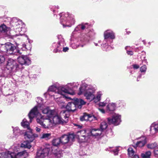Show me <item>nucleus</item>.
Returning a JSON list of instances; mask_svg holds the SVG:
<instances>
[{
	"mask_svg": "<svg viewBox=\"0 0 158 158\" xmlns=\"http://www.w3.org/2000/svg\"><path fill=\"white\" fill-rule=\"evenodd\" d=\"M60 117L55 115L44 117L39 113L35 107L33 108L30 112L28 116L30 119V122L35 117L36 118L38 123L45 128H49L52 127L57 123L64 124L67 123L68 121V113L65 111H62L60 112Z\"/></svg>",
	"mask_w": 158,
	"mask_h": 158,
	"instance_id": "f257e3e1",
	"label": "nucleus"
},
{
	"mask_svg": "<svg viewBox=\"0 0 158 158\" xmlns=\"http://www.w3.org/2000/svg\"><path fill=\"white\" fill-rule=\"evenodd\" d=\"M95 91V89L92 86L83 84L79 88L78 94L80 95L83 93L86 99L90 102L94 100L95 98L94 95Z\"/></svg>",
	"mask_w": 158,
	"mask_h": 158,
	"instance_id": "f03ea898",
	"label": "nucleus"
},
{
	"mask_svg": "<svg viewBox=\"0 0 158 158\" xmlns=\"http://www.w3.org/2000/svg\"><path fill=\"white\" fill-rule=\"evenodd\" d=\"M60 23L63 27H70L74 23L75 20L74 16L69 15L68 13H62L59 14Z\"/></svg>",
	"mask_w": 158,
	"mask_h": 158,
	"instance_id": "7ed1b4c3",
	"label": "nucleus"
},
{
	"mask_svg": "<svg viewBox=\"0 0 158 158\" xmlns=\"http://www.w3.org/2000/svg\"><path fill=\"white\" fill-rule=\"evenodd\" d=\"M85 103L86 102L83 100L81 99L76 98L73 102H69L67 105H65V107L68 110H65V111L67 112L68 113H69V112H73L76 110L77 108L81 109L82 107V106L85 104ZM64 110L65 111V110Z\"/></svg>",
	"mask_w": 158,
	"mask_h": 158,
	"instance_id": "20e7f679",
	"label": "nucleus"
},
{
	"mask_svg": "<svg viewBox=\"0 0 158 158\" xmlns=\"http://www.w3.org/2000/svg\"><path fill=\"white\" fill-rule=\"evenodd\" d=\"M104 40L103 41L102 44H101L103 50L106 51H108L112 49L111 47L108 45L106 43L108 41L109 39L111 40L115 38L114 33L110 30H107L105 31L104 33Z\"/></svg>",
	"mask_w": 158,
	"mask_h": 158,
	"instance_id": "39448f33",
	"label": "nucleus"
},
{
	"mask_svg": "<svg viewBox=\"0 0 158 158\" xmlns=\"http://www.w3.org/2000/svg\"><path fill=\"white\" fill-rule=\"evenodd\" d=\"M37 100V102L38 103V105L37 106H35L33 108L36 107V108L39 113H40L39 110H41L43 114L47 115L46 117L56 115V112L54 110H51L49 107L44 106L42 103L40 102V101L42 102V99L41 98H38Z\"/></svg>",
	"mask_w": 158,
	"mask_h": 158,
	"instance_id": "423d86ee",
	"label": "nucleus"
},
{
	"mask_svg": "<svg viewBox=\"0 0 158 158\" xmlns=\"http://www.w3.org/2000/svg\"><path fill=\"white\" fill-rule=\"evenodd\" d=\"M19 47H15L14 44L10 43H6L1 48L4 49L3 51L6 52L7 54H13L19 56L22 54V51L18 49Z\"/></svg>",
	"mask_w": 158,
	"mask_h": 158,
	"instance_id": "0eeeda50",
	"label": "nucleus"
},
{
	"mask_svg": "<svg viewBox=\"0 0 158 158\" xmlns=\"http://www.w3.org/2000/svg\"><path fill=\"white\" fill-rule=\"evenodd\" d=\"M28 156V153L23 151L17 153L8 152L0 154V158H26Z\"/></svg>",
	"mask_w": 158,
	"mask_h": 158,
	"instance_id": "6e6552de",
	"label": "nucleus"
},
{
	"mask_svg": "<svg viewBox=\"0 0 158 158\" xmlns=\"http://www.w3.org/2000/svg\"><path fill=\"white\" fill-rule=\"evenodd\" d=\"M64 90H65L64 88L62 87L61 86L57 87L56 85H53L49 87L47 92L44 93V95L46 98H47L48 95L51 97V95L53 94L59 95H63V91Z\"/></svg>",
	"mask_w": 158,
	"mask_h": 158,
	"instance_id": "1a4fd4ad",
	"label": "nucleus"
},
{
	"mask_svg": "<svg viewBox=\"0 0 158 158\" xmlns=\"http://www.w3.org/2000/svg\"><path fill=\"white\" fill-rule=\"evenodd\" d=\"M58 41L57 43H54L52 44L53 47L55 48L53 52L56 53L61 51L63 48V51L64 52L67 51L69 48L68 47H64L65 45V42L64 39L61 35L58 36Z\"/></svg>",
	"mask_w": 158,
	"mask_h": 158,
	"instance_id": "9d476101",
	"label": "nucleus"
},
{
	"mask_svg": "<svg viewBox=\"0 0 158 158\" xmlns=\"http://www.w3.org/2000/svg\"><path fill=\"white\" fill-rule=\"evenodd\" d=\"M89 40L86 38L85 36L78 38L77 39L74 40L71 39L70 45L73 49H76L79 47H83L88 42Z\"/></svg>",
	"mask_w": 158,
	"mask_h": 158,
	"instance_id": "9b49d317",
	"label": "nucleus"
},
{
	"mask_svg": "<svg viewBox=\"0 0 158 158\" xmlns=\"http://www.w3.org/2000/svg\"><path fill=\"white\" fill-rule=\"evenodd\" d=\"M19 69V65L16 61L12 59H8L6 65V69L8 73H13L18 71Z\"/></svg>",
	"mask_w": 158,
	"mask_h": 158,
	"instance_id": "f8f14e48",
	"label": "nucleus"
},
{
	"mask_svg": "<svg viewBox=\"0 0 158 158\" xmlns=\"http://www.w3.org/2000/svg\"><path fill=\"white\" fill-rule=\"evenodd\" d=\"M79 85L78 83L73 82L67 84L65 85L61 86L64 88L65 90L63 91V95H64L65 93H67L71 95H73L75 94L73 89L75 88H77Z\"/></svg>",
	"mask_w": 158,
	"mask_h": 158,
	"instance_id": "ddd939ff",
	"label": "nucleus"
},
{
	"mask_svg": "<svg viewBox=\"0 0 158 158\" xmlns=\"http://www.w3.org/2000/svg\"><path fill=\"white\" fill-rule=\"evenodd\" d=\"M121 116L118 114H114L111 118H108V121L110 124H113L115 125L119 124L121 122Z\"/></svg>",
	"mask_w": 158,
	"mask_h": 158,
	"instance_id": "4468645a",
	"label": "nucleus"
},
{
	"mask_svg": "<svg viewBox=\"0 0 158 158\" xmlns=\"http://www.w3.org/2000/svg\"><path fill=\"white\" fill-rule=\"evenodd\" d=\"M79 141V142H88L89 140V136L86 135L85 130H81L78 131L77 133Z\"/></svg>",
	"mask_w": 158,
	"mask_h": 158,
	"instance_id": "2eb2a0df",
	"label": "nucleus"
},
{
	"mask_svg": "<svg viewBox=\"0 0 158 158\" xmlns=\"http://www.w3.org/2000/svg\"><path fill=\"white\" fill-rule=\"evenodd\" d=\"M51 152L50 149L48 148L39 150L37 152L35 158H46Z\"/></svg>",
	"mask_w": 158,
	"mask_h": 158,
	"instance_id": "dca6fc26",
	"label": "nucleus"
},
{
	"mask_svg": "<svg viewBox=\"0 0 158 158\" xmlns=\"http://www.w3.org/2000/svg\"><path fill=\"white\" fill-rule=\"evenodd\" d=\"M17 59L18 62L21 65H29L31 64L30 59L27 56H19L18 57Z\"/></svg>",
	"mask_w": 158,
	"mask_h": 158,
	"instance_id": "f3484780",
	"label": "nucleus"
},
{
	"mask_svg": "<svg viewBox=\"0 0 158 158\" xmlns=\"http://www.w3.org/2000/svg\"><path fill=\"white\" fill-rule=\"evenodd\" d=\"M11 23L15 29L17 30L16 31L20 32L22 30V25L23 24L21 20L16 18H14L12 19Z\"/></svg>",
	"mask_w": 158,
	"mask_h": 158,
	"instance_id": "a211bd4d",
	"label": "nucleus"
},
{
	"mask_svg": "<svg viewBox=\"0 0 158 158\" xmlns=\"http://www.w3.org/2000/svg\"><path fill=\"white\" fill-rule=\"evenodd\" d=\"M28 131L25 132L24 134V138L30 142H32L35 138L38 137V135L34 134L32 132L31 129L28 130Z\"/></svg>",
	"mask_w": 158,
	"mask_h": 158,
	"instance_id": "6ab92c4d",
	"label": "nucleus"
},
{
	"mask_svg": "<svg viewBox=\"0 0 158 158\" xmlns=\"http://www.w3.org/2000/svg\"><path fill=\"white\" fill-rule=\"evenodd\" d=\"M60 138L61 143L63 144H65L69 141H72L74 138V135L73 134L69 135H62Z\"/></svg>",
	"mask_w": 158,
	"mask_h": 158,
	"instance_id": "aec40b11",
	"label": "nucleus"
},
{
	"mask_svg": "<svg viewBox=\"0 0 158 158\" xmlns=\"http://www.w3.org/2000/svg\"><path fill=\"white\" fill-rule=\"evenodd\" d=\"M61 95L53 94L51 95V97H53V98L55 99L56 101L60 106L61 108H64L65 106V104L63 100V98H64V96H63V98H62Z\"/></svg>",
	"mask_w": 158,
	"mask_h": 158,
	"instance_id": "412c9836",
	"label": "nucleus"
},
{
	"mask_svg": "<svg viewBox=\"0 0 158 158\" xmlns=\"http://www.w3.org/2000/svg\"><path fill=\"white\" fill-rule=\"evenodd\" d=\"M138 141L136 142L135 147H143L146 143V139L144 136L138 138L136 139Z\"/></svg>",
	"mask_w": 158,
	"mask_h": 158,
	"instance_id": "4be33fe9",
	"label": "nucleus"
},
{
	"mask_svg": "<svg viewBox=\"0 0 158 158\" xmlns=\"http://www.w3.org/2000/svg\"><path fill=\"white\" fill-rule=\"evenodd\" d=\"M150 133L154 135L158 132V122L152 123L150 127Z\"/></svg>",
	"mask_w": 158,
	"mask_h": 158,
	"instance_id": "5701e85b",
	"label": "nucleus"
},
{
	"mask_svg": "<svg viewBox=\"0 0 158 158\" xmlns=\"http://www.w3.org/2000/svg\"><path fill=\"white\" fill-rule=\"evenodd\" d=\"M90 132L92 135L95 136H100L103 133L102 130L99 128H93Z\"/></svg>",
	"mask_w": 158,
	"mask_h": 158,
	"instance_id": "b1692460",
	"label": "nucleus"
},
{
	"mask_svg": "<svg viewBox=\"0 0 158 158\" xmlns=\"http://www.w3.org/2000/svg\"><path fill=\"white\" fill-rule=\"evenodd\" d=\"M116 108V105L115 103H109L106 107V111L108 113L114 111Z\"/></svg>",
	"mask_w": 158,
	"mask_h": 158,
	"instance_id": "393cba45",
	"label": "nucleus"
},
{
	"mask_svg": "<svg viewBox=\"0 0 158 158\" xmlns=\"http://www.w3.org/2000/svg\"><path fill=\"white\" fill-rule=\"evenodd\" d=\"M89 26V24L87 23H82L81 24L78 25L75 29L74 31L73 32L74 33L75 31H77L80 30H83L85 29L88 28Z\"/></svg>",
	"mask_w": 158,
	"mask_h": 158,
	"instance_id": "a878e982",
	"label": "nucleus"
},
{
	"mask_svg": "<svg viewBox=\"0 0 158 158\" xmlns=\"http://www.w3.org/2000/svg\"><path fill=\"white\" fill-rule=\"evenodd\" d=\"M52 153L58 158H60L62 156V151H60L58 148L55 149L52 147Z\"/></svg>",
	"mask_w": 158,
	"mask_h": 158,
	"instance_id": "bb28decb",
	"label": "nucleus"
},
{
	"mask_svg": "<svg viewBox=\"0 0 158 158\" xmlns=\"http://www.w3.org/2000/svg\"><path fill=\"white\" fill-rule=\"evenodd\" d=\"M120 148V147H116L114 148L109 147L107 148L106 150L112 152H113L114 155H116L118 154V152Z\"/></svg>",
	"mask_w": 158,
	"mask_h": 158,
	"instance_id": "cd10ccee",
	"label": "nucleus"
},
{
	"mask_svg": "<svg viewBox=\"0 0 158 158\" xmlns=\"http://www.w3.org/2000/svg\"><path fill=\"white\" fill-rule=\"evenodd\" d=\"M30 143L31 142L28 140L24 141L21 144V147L24 148L30 149L31 147Z\"/></svg>",
	"mask_w": 158,
	"mask_h": 158,
	"instance_id": "c85d7f7f",
	"label": "nucleus"
},
{
	"mask_svg": "<svg viewBox=\"0 0 158 158\" xmlns=\"http://www.w3.org/2000/svg\"><path fill=\"white\" fill-rule=\"evenodd\" d=\"M21 124V125L24 128H27L28 130L31 129L29 126V123L26 119H24L23 120Z\"/></svg>",
	"mask_w": 158,
	"mask_h": 158,
	"instance_id": "c756f323",
	"label": "nucleus"
},
{
	"mask_svg": "<svg viewBox=\"0 0 158 158\" xmlns=\"http://www.w3.org/2000/svg\"><path fill=\"white\" fill-rule=\"evenodd\" d=\"M102 95V92H98L97 93L96 96H95V98L94 99V102H97L99 101L101 99V97Z\"/></svg>",
	"mask_w": 158,
	"mask_h": 158,
	"instance_id": "7c9ffc66",
	"label": "nucleus"
},
{
	"mask_svg": "<svg viewBox=\"0 0 158 158\" xmlns=\"http://www.w3.org/2000/svg\"><path fill=\"white\" fill-rule=\"evenodd\" d=\"M107 125L106 123L105 122H103L101 123L100 129L102 130L103 133H104L105 130L106 128Z\"/></svg>",
	"mask_w": 158,
	"mask_h": 158,
	"instance_id": "2f4dec72",
	"label": "nucleus"
},
{
	"mask_svg": "<svg viewBox=\"0 0 158 158\" xmlns=\"http://www.w3.org/2000/svg\"><path fill=\"white\" fill-rule=\"evenodd\" d=\"M61 143L60 138H56L53 139L52 143L53 146H58Z\"/></svg>",
	"mask_w": 158,
	"mask_h": 158,
	"instance_id": "473e14b6",
	"label": "nucleus"
},
{
	"mask_svg": "<svg viewBox=\"0 0 158 158\" xmlns=\"http://www.w3.org/2000/svg\"><path fill=\"white\" fill-rule=\"evenodd\" d=\"M151 154V152L149 151H148L145 153H141V156L143 158H150Z\"/></svg>",
	"mask_w": 158,
	"mask_h": 158,
	"instance_id": "72a5a7b5",
	"label": "nucleus"
},
{
	"mask_svg": "<svg viewBox=\"0 0 158 158\" xmlns=\"http://www.w3.org/2000/svg\"><path fill=\"white\" fill-rule=\"evenodd\" d=\"M13 133L15 135H20L21 134V131L17 127H15L13 129Z\"/></svg>",
	"mask_w": 158,
	"mask_h": 158,
	"instance_id": "f704fd0d",
	"label": "nucleus"
},
{
	"mask_svg": "<svg viewBox=\"0 0 158 158\" xmlns=\"http://www.w3.org/2000/svg\"><path fill=\"white\" fill-rule=\"evenodd\" d=\"M127 152L128 154L130 157H131L135 154V152L133 151L132 148L130 147L127 150Z\"/></svg>",
	"mask_w": 158,
	"mask_h": 158,
	"instance_id": "c9c22d12",
	"label": "nucleus"
},
{
	"mask_svg": "<svg viewBox=\"0 0 158 158\" xmlns=\"http://www.w3.org/2000/svg\"><path fill=\"white\" fill-rule=\"evenodd\" d=\"M147 147L148 148L151 149L157 148H158L157 144L155 143L148 144Z\"/></svg>",
	"mask_w": 158,
	"mask_h": 158,
	"instance_id": "e433bc0d",
	"label": "nucleus"
},
{
	"mask_svg": "<svg viewBox=\"0 0 158 158\" xmlns=\"http://www.w3.org/2000/svg\"><path fill=\"white\" fill-rule=\"evenodd\" d=\"M89 114H84L83 115L80 117V119L81 121H88Z\"/></svg>",
	"mask_w": 158,
	"mask_h": 158,
	"instance_id": "4c0bfd02",
	"label": "nucleus"
},
{
	"mask_svg": "<svg viewBox=\"0 0 158 158\" xmlns=\"http://www.w3.org/2000/svg\"><path fill=\"white\" fill-rule=\"evenodd\" d=\"M125 49L127 51V53L128 55L131 56L133 55V52L131 50V48L129 46H126Z\"/></svg>",
	"mask_w": 158,
	"mask_h": 158,
	"instance_id": "58836bf2",
	"label": "nucleus"
},
{
	"mask_svg": "<svg viewBox=\"0 0 158 158\" xmlns=\"http://www.w3.org/2000/svg\"><path fill=\"white\" fill-rule=\"evenodd\" d=\"M97 119V117L95 116L94 115H92L91 114H89V119H88V121H92L94 120H96Z\"/></svg>",
	"mask_w": 158,
	"mask_h": 158,
	"instance_id": "ea45409f",
	"label": "nucleus"
},
{
	"mask_svg": "<svg viewBox=\"0 0 158 158\" xmlns=\"http://www.w3.org/2000/svg\"><path fill=\"white\" fill-rule=\"evenodd\" d=\"M51 136L50 133H44L41 137V139H48Z\"/></svg>",
	"mask_w": 158,
	"mask_h": 158,
	"instance_id": "a19ab883",
	"label": "nucleus"
},
{
	"mask_svg": "<svg viewBox=\"0 0 158 158\" xmlns=\"http://www.w3.org/2000/svg\"><path fill=\"white\" fill-rule=\"evenodd\" d=\"M7 27L6 26L4 25H2L0 26V31H5L6 30Z\"/></svg>",
	"mask_w": 158,
	"mask_h": 158,
	"instance_id": "79ce46f5",
	"label": "nucleus"
},
{
	"mask_svg": "<svg viewBox=\"0 0 158 158\" xmlns=\"http://www.w3.org/2000/svg\"><path fill=\"white\" fill-rule=\"evenodd\" d=\"M146 70L147 67L145 65H143L140 68V71L141 72H145Z\"/></svg>",
	"mask_w": 158,
	"mask_h": 158,
	"instance_id": "37998d69",
	"label": "nucleus"
},
{
	"mask_svg": "<svg viewBox=\"0 0 158 158\" xmlns=\"http://www.w3.org/2000/svg\"><path fill=\"white\" fill-rule=\"evenodd\" d=\"M95 35V33L93 30L90 31L87 33L86 35L89 37Z\"/></svg>",
	"mask_w": 158,
	"mask_h": 158,
	"instance_id": "c03bdc74",
	"label": "nucleus"
},
{
	"mask_svg": "<svg viewBox=\"0 0 158 158\" xmlns=\"http://www.w3.org/2000/svg\"><path fill=\"white\" fill-rule=\"evenodd\" d=\"M5 60V58L4 56L0 55V64L3 63Z\"/></svg>",
	"mask_w": 158,
	"mask_h": 158,
	"instance_id": "a18cd8bd",
	"label": "nucleus"
},
{
	"mask_svg": "<svg viewBox=\"0 0 158 158\" xmlns=\"http://www.w3.org/2000/svg\"><path fill=\"white\" fill-rule=\"evenodd\" d=\"M107 104V102L106 101H104L102 102H100L99 104V106H105Z\"/></svg>",
	"mask_w": 158,
	"mask_h": 158,
	"instance_id": "49530a36",
	"label": "nucleus"
},
{
	"mask_svg": "<svg viewBox=\"0 0 158 158\" xmlns=\"http://www.w3.org/2000/svg\"><path fill=\"white\" fill-rule=\"evenodd\" d=\"M155 156L158 157V149H155L154 151Z\"/></svg>",
	"mask_w": 158,
	"mask_h": 158,
	"instance_id": "de8ad7c7",
	"label": "nucleus"
},
{
	"mask_svg": "<svg viewBox=\"0 0 158 158\" xmlns=\"http://www.w3.org/2000/svg\"><path fill=\"white\" fill-rule=\"evenodd\" d=\"M59 7L58 6H54L52 7V8L53 9V12H54L55 11V9H59Z\"/></svg>",
	"mask_w": 158,
	"mask_h": 158,
	"instance_id": "09e8293b",
	"label": "nucleus"
},
{
	"mask_svg": "<svg viewBox=\"0 0 158 158\" xmlns=\"http://www.w3.org/2000/svg\"><path fill=\"white\" fill-rule=\"evenodd\" d=\"M133 68L135 69H138L139 68V66L138 65L136 64L133 65Z\"/></svg>",
	"mask_w": 158,
	"mask_h": 158,
	"instance_id": "8fccbe9b",
	"label": "nucleus"
},
{
	"mask_svg": "<svg viewBox=\"0 0 158 158\" xmlns=\"http://www.w3.org/2000/svg\"><path fill=\"white\" fill-rule=\"evenodd\" d=\"M35 130L37 132H40L41 131V129L40 128L38 127H36L35 128Z\"/></svg>",
	"mask_w": 158,
	"mask_h": 158,
	"instance_id": "3c124183",
	"label": "nucleus"
},
{
	"mask_svg": "<svg viewBox=\"0 0 158 158\" xmlns=\"http://www.w3.org/2000/svg\"><path fill=\"white\" fill-rule=\"evenodd\" d=\"M98 110L102 113H104L105 112L104 110L103 109L99 108Z\"/></svg>",
	"mask_w": 158,
	"mask_h": 158,
	"instance_id": "603ef678",
	"label": "nucleus"
},
{
	"mask_svg": "<svg viewBox=\"0 0 158 158\" xmlns=\"http://www.w3.org/2000/svg\"><path fill=\"white\" fill-rule=\"evenodd\" d=\"M131 158H139V157L138 155L135 154L133 156L131 157Z\"/></svg>",
	"mask_w": 158,
	"mask_h": 158,
	"instance_id": "864d4df0",
	"label": "nucleus"
},
{
	"mask_svg": "<svg viewBox=\"0 0 158 158\" xmlns=\"http://www.w3.org/2000/svg\"><path fill=\"white\" fill-rule=\"evenodd\" d=\"M142 62L144 63L145 64L147 63V61L146 59H144L142 60Z\"/></svg>",
	"mask_w": 158,
	"mask_h": 158,
	"instance_id": "5fc2aeb1",
	"label": "nucleus"
},
{
	"mask_svg": "<svg viewBox=\"0 0 158 158\" xmlns=\"http://www.w3.org/2000/svg\"><path fill=\"white\" fill-rule=\"evenodd\" d=\"M141 75H139L137 77V81H139V79L140 78H141Z\"/></svg>",
	"mask_w": 158,
	"mask_h": 158,
	"instance_id": "6e6d98bb",
	"label": "nucleus"
},
{
	"mask_svg": "<svg viewBox=\"0 0 158 158\" xmlns=\"http://www.w3.org/2000/svg\"><path fill=\"white\" fill-rule=\"evenodd\" d=\"M131 32L130 31H127V34H129Z\"/></svg>",
	"mask_w": 158,
	"mask_h": 158,
	"instance_id": "4d7b16f0",
	"label": "nucleus"
},
{
	"mask_svg": "<svg viewBox=\"0 0 158 158\" xmlns=\"http://www.w3.org/2000/svg\"><path fill=\"white\" fill-rule=\"evenodd\" d=\"M94 44L96 46H97L98 45V44L97 43H94Z\"/></svg>",
	"mask_w": 158,
	"mask_h": 158,
	"instance_id": "13d9d810",
	"label": "nucleus"
},
{
	"mask_svg": "<svg viewBox=\"0 0 158 158\" xmlns=\"http://www.w3.org/2000/svg\"><path fill=\"white\" fill-rule=\"evenodd\" d=\"M101 41H98V43H101Z\"/></svg>",
	"mask_w": 158,
	"mask_h": 158,
	"instance_id": "bf43d9fd",
	"label": "nucleus"
},
{
	"mask_svg": "<svg viewBox=\"0 0 158 158\" xmlns=\"http://www.w3.org/2000/svg\"><path fill=\"white\" fill-rule=\"evenodd\" d=\"M25 46H26V45H25V44H24V45H23V47H25Z\"/></svg>",
	"mask_w": 158,
	"mask_h": 158,
	"instance_id": "052dcab7",
	"label": "nucleus"
}]
</instances>
